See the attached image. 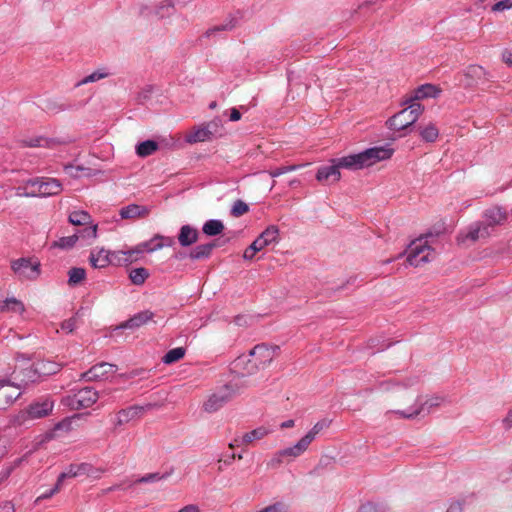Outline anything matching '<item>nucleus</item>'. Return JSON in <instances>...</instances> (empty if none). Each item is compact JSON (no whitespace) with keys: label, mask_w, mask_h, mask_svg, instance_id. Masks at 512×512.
<instances>
[{"label":"nucleus","mask_w":512,"mask_h":512,"mask_svg":"<svg viewBox=\"0 0 512 512\" xmlns=\"http://www.w3.org/2000/svg\"><path fill=\"white\" fill-rule=\"evenodd\" d=\"M260 250H252V244L244 251L243 258L246 260H251L254 255Z\"/></svg>","instance_id":"nucleus-60"},{"label":"nucleus","mask_w":512,"mask_h":512,"mask_svg":"<svg viewBox=\"0 0 512 512\" xmlns=\"http://www.w3.org/2000/svg\"><path fill=\"white\" fill-rule=\"evenodd\" d=\"M58 430L69 431L70 430V421L69 420H63V421L57 423L54 426L53 430L46 434V439L50 440V439L54 438L55 432L58 431Z\"/></svg>","instance_id":"nucleus-48"},{"label":"nucleus","mask_w":512,"mask_h":512,"mask_svg":"<svg viewBox=\"0 0 512 512\" xmlns=\"http://www.w3.org/2000/svg\"><path fill=\"white\" fill-rule=\"evenodd\" d=\"M198 236L199 233L197 229L191 227L190 225H184L180 229L178 241L181 246L187 247L197 242Z\"/></svg>","instance_id":"nucleus-29"},{"label":"nucleus","mask_w":512,"mask_h":512,"mask_svg":"<svg viewBox=\"0 0 512 512\" xmlns=\"http://www.w3.org/2000/svg\"><path fill=\"white\" fill-rule=\"evenodd\" d=\"M15 508L12 502L4 501L0 503V512H14Z\"/></svg>","instance_id":"nucleus-58"},{"label":"nucleus","mask_w":512,"mask_h":512,"mask_svg":"<svg viewBox=\"0 0 512 512\" xmlns=\"http://www.w3.org/2000/svg\"><path fill=\"white\" fill-rule=\"evenodd\" d=\"M216 127V123H209L206 126L198 127L197 129L187 134L185 140L190 144L210 140L216 132Z\"/></svg>","instance_id":"nucleus-19"},{"label":"nucleus","mask_w":512,"mask_h":512,"mask_svg":"<svg viewBox=\"0 0 512 512\" xmlns=\"http://www.w3.org/2000/svg\"><path fill=\"white\" fill-rule=\"evenodd\" d=\"M111 256L114 257L115 264L121 265L137 261L142 256V252L139 245H136L125 250L113 251Z\"/></svg>","instance_id":"nucleus-22"},{"label":"nucleus","mask_w":512,"mask_h":512,"mask_svg":"<svg viewBox=\"0 0 512 512\" xmlns=\"http://www.w3.org/2000/svg\"><path fill=\"white\" fill-rule=\"evenodd\" d=\"M419 134L425 142L433 143L439 137V130L433 123L419 127Z\"/></svg>","instance_id":"nucleus-32"},{"label":"nucleus","mask_w":512,"mask_h":512,"mask_svg":"<svg viewBox=\"0 0 512 512\" xmlns=\"http://www.w3.org/2000/svg\"><path fill=\"white\" fill-rule=\"evenodd\" d=\"M178 512H200V508L196 504H188L182 507Z\"/></svg>","instance_id":"nucleus-59"},{"label":"nucleus","mask_w":512,"mask_h":512,"mask_svg":"<svg viewBox=\"0 0 512 512\" xmlns=\"http://www.w3.org/2000/svg\"><path fill=\"white\" fill-rule=\"evenodd\" d=\"M111 73L106 69V68H100L94 72H92L91 74L87 75L86 77H84L81 81H79L76 86H81V85H85V84H88V83H92V82H97L101 79H104L108 76H110Z\"/></svg>","instance_id":"nucleus-37"},{"label":"nucleus","mask_w":512,"mask_h":512,"mask_svg":"<svg viewBox=\"0 0 512 512\" xmlns=\"http://www.w3.org/2000/svg\"><path fill=\"white\" fill-rule=\"evenodd\" d=\"M158 150V143L154 140H146L136 146V154L139 157H147Z\"/></svg>","instance_id":"nucleus-35"},{"label":"nucleus","mask_w":512,"mask_h":512,"mask_svg":"<svg viewBox=\"0 0 512 512\" xmlns=\"http://www.w3.org/2000/svg\"><path fill=\"white\" fill-rule=\"evenodd\" d=\"M98 392L90 387H85L73 394L70 405L74 409L91 407L98 400Z\"/></svg>","instance_id":"nucleus-13"},{"label":"nucleus","mask_w":512,"mask_h":512,"mask_svg":"<svg viewBox=\"0 0 512 512\" xmlns=\"http://www.w3.org/2000/svg\"><path fill=\"white\" fill-rule=\"evenodd\" d=\"M68 220L72 225L75 226H87L92 222L90 214L83 210L71 212L69 214Z\"/></svg>","instance_id":"nucleus-33"},{"label":"nucleus","mask_w":512,"mask_h":512,"mask_svg":"<svg viewBox=\"0 0 512 512\" xmlns=\"http://www.w3.org/2000/svg\"><path fill=\"white\" fill-rule=\"evenodd\" d=\"M393 153L394 149L389 145L373 147L357 154L348 155V159L344 160V165L350 170L363 169L390 159Z\"/></svg>","instance_id":"nucleus-3"},{"label":"nucleus","mask_w":512,"mask_h":512,"mask_svg":"<svg viewBox=\"0 0 512 512\" xmlns=\"http://www.w3.org/2000/svg\"><path fill=\"white\" fill-rule=\"evenodd\" d=\"M27 186L32 188L34 197H49L62 191V184L55 178H34L27 180Z\"/></svg>","instance_id":"nucleus-9"},{"label":"nucleus","mask_w":512,"mask_h":512,"mask_svg":"<svg viewBox=\"0 0 512 512\" xmlns=\"http://www.w3.org/2000/svg\"><path fill=\"white\" fill-rule=\"evenodd\" d=\"M186 350L183 347H177L169 350L165 356L163 357V362L165 364H172L174 362L179 361L185 356Z\"/></svg>","instance_id":"nucleus-39"},{"label":"nucleus","mask_w":512,"mask_h":512,"mask_svg":"<svg viewBox=\"0 0 512 512\" xmlns=\"http://www.w3.org/2000/svg\"><path fill=\"white\" fill-rule=\"evenodd\" d=\"M502 61L509 66L512 65V49H505L502 52Z\"/></svg>","instance_id":"nucleus-57"},{"label":"nucleus","mask_w":512,"mask_h":512,"mask_svg":"<svg viewBox=\"0 0 512 512\" xmlns=\"http://www.w3.org/2000/svg\"><path fill=\"white\" fill-rule=\"evenodd\" d=\"M78 239H79V235L76 233L71 236L61 237L58 241H56L54 243V246L61 248V249H69V248H72L76 244Z\"/></svg>","instance_id":"nucleus-42"},{"label":"nucleus","mask_w":512,"mask_h":512,"mask_svg":"<svg viewBox=\"0 0 512 512\" xmlns=\"http://www.w3.org/2000/svg\"><path fill=\"white\" fill-rule=\"evenodd\" d=\"M214 247L212 243L198 245L190 252L189 257L193 260L208 258Z\"/></svg>","instance_id":"nucleus-36"},{"label":"nucleus","mask_w":512,"mask_h":512,"mask_svg":"<svg viewBox=\"0 0 512 512\" xmlns=\"http://www.w3.org/2000/svg\"><path fill=\"white\" fill-rule=\"evenodd\" d=\"M279 239V228L276 225H270L252 242V250L261 251L269 245L277 244Z\"/></svg>","instance_id":"nucleus-16"},{"label":"nucleus","mask_w":512,"mask_h":512,"mask_svg":"<svg viewBox=\"0 0 512 512\" xmlns=\"http://www.w3.org/2000/svg\"><path fill=\"white\" fill-rule=\"evenodd\" d=\"M507 217L508 213L506 210L499 206L486 209L483 215L484 221L493 227L503 224L507 220Z\"/></svg>","instance_id":"nucleus-25"},{"label":"nucleus","mask_w":512,"mask_h":512,"mask_svg":"<svg viewBox=\"0 0 512 512\" xmlns=\"http://www.w3.org/2000/svg\"><path fill=\"white\" fill-rule=\"evenodd\" d=\"M330 421L323 419L314 424V426L301 437L294 445L280 449L270 459L268 465L277 467L283 462H291L302 456L309 448L317 435L325 428L329 427Z\"/></svg>","instance_id":"nucleus-1"},{"label":"nucleus","mask_w":512,"mask_h":512,"mask_svg":"<svg viewBox=\"0 0 512 512\" xmlns=\"http://www.w3.org/2000/svg\"><path fill=\"white\" fill-rule=\"evenodd\" d=\"M149 276V272L146 268H135L129 273L131 282L135 285H142Z\"/></svg>","instance_id":"nucleus-38"},{"label":"nucleus","mask_w":512,"mask_h":512,"mask_svg":"<svg viewBox=\"0 0 512 512\" xmlns=\"http://www.w3.org/2000/svg\"><path fill=\"white\" fill-rule=\"evenodd\" d=\"M477 225H478V228L480 230L479 234H480L481 240L489 238L491 236L492 230H493V226H491L490 224H488L485 221L484 222H478Z\"/></svg>","instance_id":"nucleus-49"},{"label":"nucleus","mask_w":512,"mask_h":512,"mask_svg":"<svg viewBox=\"0 0 512 512\" xmlns=\"http://www.w3.org/2000/svg\"><path fill=\"white\" fill-rule=\"evenodd\" d=\"M512 8V0H500L491 6V11L494 13L504 12Z\"/></svg>","instance_id":"nucleus-47"},{"label":"nucleus","mask_w":512,"mask_h":512,"mask_svg":"<svg viewBox=\"0 0 512 512\" xmlns=\"http://www.w3.org/2000/svg\"><path fill=\"white\" fill-rule=\"evenodd\" d=\"M407 107L388 121L389 127L395 131H401L414 124L423 113L424 107L419 103L406 104Z\"/></svg>","instance_id":"nucleus-7"},{"label":"nucleus","mask_w":512,"mask_h":512,"mask_svg":"<svg viewBox=\"0 0 512 512\" xmlns=\"http://www.w3.org/2000/svg\"><path fill=\"white\" fill-rule=\"evenodd\" d=\"M418 384V378H390L378 382L377 388L385 393L394 395L400 403H406L408 398L415 396V387Z\"/></svg>","instance_id":"nucleus-4"},{"label":"nucleus","mask_w":512,"mask_h":512,"mask_svg":"<svg viewBox=\"0 0 512 512\" xmlns=\"http://www.w3.org/2000/svg\"><path fill=\"white\" fill-rule=\"evenodd\" d=\"M116 371L117 368L115 365L102 362L90 368L84 376L87 377L88 380H101L114 374Z\"/></svg>","instance_id":"nucleus-21"},{"label":"nucleus","mask_w":512,"mask_h":512,"mask_svg":"<svg viewBox=\"0 0 512 512\" xmlns=\"http://www.w3.org/2000/svg\"><path fill=\"white\" fill-rule=\"evenodd\" d=\"M62 485L59 484V482L57 481L54 488H52L51 490L39 495L36 499V503H39L41 500H44V499H48L50 497H52L54 494H56L57 492H59V490L61 489Z\"/></svg>","instance_id":"nucleus-55"},{"label":"nucleus","mask_w":512,"mask_h":512,"mask_svg":"<svg viewBox=\"0 0 512 512\" xmlns=\"http://www.w3.org/2000/svg\"><path fill=\"white\" fill-rule=\"evenodd\" d=\"M224 224L221 220L211 219L204 223L202 231L207 236H216L222 233Z\"/></svg>","instance_id":"nucleus-34"},{"label":"nucleus","mask_w":512,"mask_h":512,"mask_svg":"<svg viewBox=\"0 0 512 512\" xmlns=\"http://www.w3.org/2000/svg\"><path fill=\"white\" fill-rule=\"evenodd\" d=\"M271 432L272 430L266 426L257 427L249 432H246L241 437L235 438L234 444H230V447L247 446L254 441L265 438Z\"/></svg>","instance_id":"nucleus-18"},{"label":"nucleus","mask_w":512,"mask_h":512,"mask_svg":"<svg viewBox=\"0 0 512 512\" xmlns=\"http://www.w3.org/2000/svg\"><path fill=\"white\" fill-rule=\"evenodd\" d=\"M347 159L348 156L332 159L330 165L319 167L316 173V179L321 183H334L339 181L341 178L340 169H348V167L344 165V160Z\"/></svg>","instance_id":"nucleus-11"},{"label":"nucleus","mask_w":512,"mask_h":512,"mask_svg":"<svg viewBox=\"0 0 512 512\" xmlns=\"http://www.w3.org/2000/svg\"><path fill=\"white\" fill-rule=\"evenodd\" d=\"M14 470V466L13 465H7L5 467H3L0 471V484L4 481H6L11 473L13 472Z\"/></svg>","instance_id":"nucleus-56"},{"label":"nucleus","mask_w":512,"mask_h":512,"mask_svg":"<svg viewBox=\"0 0 512 512\" xmlns=\"http://www.w3.org/2000/svg\"><path fill=\"white\" fill-rule=\"evenodd\" d=\"M441 89L433 84H423L417 87L412 94L405 99L404 104L419 103V101L429 98H437Z\"/></svg>","instance_id":"nucleus-17"},{"label":"nucleus","mask_w":512,"mask_h":512,"mask_svg":"<svg viewBox=\"0 0 512 512\" xmlns=\"http://www.w3.org/2000/svg\"><path fill=\"white\" fill-rule=\"evenodd\" d=\"M110 251L105 250L104 248L94 249L91 251L89 260L90 264L94 268H105L110 263H115L114 257L111 256Z\"/></svg>","instance_id":"nucleus-24"},{"label":"nucleus","mask_w":512,"mask_h":512,"mask_svg":"<svg viewBox=\"0 0 512 512\" xmlns=\"http://www.w3.org/2000/svg\"><path fill=\"white\" fill-rule=\"evenodd\" d=\"M143 411L144 408L141 406H132L127 409H123L117 413V424L122 425L133 419L139 418Z\"/></svg>","instance_id":"nucleus-31"},{"label":"nucleus","mask_w":512,"mask_h":512,"mask_svg":"<svg viewBox=\"0 0 512 512\" xmlns=\"http://www.w3.org/2000/svg\"><path fill=\"white\" fill-rule=\"evenodd\" d=\"M166 476L161 475L160 473H150L143 477H141L137 482L139 483H149V482H156L159 480L164 479Z\"/></svg>","instance_id":"nucleus-54"},{"label":"nucleus","mask_w":512,"mask_h":512,"mask_svg":"<svg viewBox=\"0 0 512 512\" xmlns=\"http://www.w3.org/2000/svg\"><path fill=\"white\" fill-rule=\"evenodd\" d=\"M504 424H505L507 427L512 426V410L508 413V415H507V416H506V418L504 419Z\"/></svg>","instance_id":"nucleus-64"},{"label":"nucleus","mask_w":512,"mask_h":512,"mask_svg":"<svg viewBox=\"0 0 512 512\" xmlns=\"http://www.w3.org/2000/svg\"><path fill=\"white\" fill-rule=\"evenodd\" d=\"M11 269L21 280H36L40 273V262L30 258L11 261Z\"/></svg>","instance_id":"nucleus-10"},{"label":"nucleus","mask_w":512,"mask_h":512,"mask_svg":"<svg viewBox=\"0 0 512 512\" xmlns=\"http://www.w3.org/2000/svg\"><path fill=\"white\" fill-rule=\"evenodd\" d=\"M248 210H249V207L245 202H243L242 200H237L234 202V204L231 208V214L234 217H240V216L244 215L245 213H247Z\"/></svg>","instance_id":"nucleus-46"},{"label":"nucleus","mask_w":512,"mask_h":512,"mask_svg":"<svg viewBox=\"0 0 512 512\" xmlns=\"http://www.w3.org/2000/svg\"><path fill=\"white\" fill-rule=\"evenodd\" d=\"M77 327V318L72 317L62 322L61 328L67 333H72Z\"/></svg>","instance_id":"nucleus-52"},{"label":"nucleus","mask_w":512,"mask_h":512,"mask_svg":"<svg viewBox=\"0 0 512 512\" xmlns=\"http://www.w3.org/2000/svg\"><path fill=\"white\" fill-rule=\"evenodd\" d=\"M294 426H295V421L293 419L286 420L280 424L281 429L292 428Z\"/></svg>","instance_id":"nucleus-63"},{"label":"nucleus","mask_w":512,"mask_h":512,"mask_svg":"<svg viewBox=\"0 0 512 512\" xmlns=\"http://www.w3.org/2000/svg\"><path fill=\"white\" fill-rule=\"evenodd\" d=\"M233 396L230 386H224L213 393L204 403L205 411L212 413L223 407Z\"/></svg>","instance_id":"nucleus-15"},{"label":"nucleus","mask_w":512,"mask_h":512,"mask_svg":"<svg viewBox=\"0 0 512 512\" xmlns=\"http://www.w3.org/2000/svg\"><path fill=\"white\" fill-rule=\"evenodd\" d=\"M52 140H48L46 138H35L30 140L29 142H26L27 146L30 147H49L51 146Z\"/></svg>","instance_id":"nucleus-51"},{"label":"nucleus","mask_w":512,"mask_h":512,"mask_svg":"<svg viewBox=\"0 0 512 512\" xmlns=\"http://www.w3.org/2000/svg\"><path fill=\"white\" fill-rule=\"evenodd\" d=\"M302 166L303 165H286V166L278 167V168H275V169H271V170L268 171V174L271 177L275 178V177H278V176L283 175L285 173L296 171L299 168H301Z\"/></svg>","instance_id":"nucleus-45"},{"label":"nucleus","mask_w":512,"mask_h":512,"mask_svg":"<svg viewBox=\"0 0 512 512\" xmlns=\"http://www.w3.org/2000/svg\"><path fill=\"white\" fill-rule=\"evenodd\" d=\"M53 408L54 402L49 398L32 402L13 417L12 424L19 427L28 426L31 422L50 415Z\"/></svg>","instance_id":"nucleus-5"},{"label":"nucleus","mask_w":512,"mask_h":512,"mask_svg":"<svg viewBox=\"0 0 512 512\" xmlns=\"http://www.w3.org/2000/svg\"><path fill=\"white\" fill-rule=\"evenodd\" d=\"M465 78L467 86H476L488 80V72L482 66L471 65L465 72Z\"/></svg>","instance_id":"nucleus-23"},{"label":"nucleus","mask_w":512,"mask_h":512,"mask_svg":"<svg viewBox=\"0 0 512 512\" xmlns=\"http://www.w3.org/2000/svg\"><path fill=\"white\" fill-rule=\"evenodd\" d=\"M433 249L426 238H418L411 242L408 247L407 262L409 265L418 267L429 262L433 258Z\"/></svg>","instance_id":"nucleus-8"},{"label":"nucleus","mask_w":512,"mask_h":512,"mask_svg":"<svg viewBox=\"0 0 512 512\" xmlns=\"http://www.w3.org/2000/svg\"><path fill=\"white\" fill-rule=\"evenodd\" d=\"M174 11V5L171 0H164L159 3V5L156 7L155 14L160 17L164 18L166 16H169Z\"/></svg>","instance_id":"nucleus-40"},{"label":"nucleus","mask_w":512,"mask_h":512,"mask_svg":"<svg viewBox=\"0 0 512 512\" xmlns=\"http://www.w3.org/2000/svg\"><path fill=\"white\" fill-rule=\"evenodd\" d=\"M25 306L22 301L15 297H8L0 300V312L12 313V314H23Z\"/></svg>","instance_id":"nucleus-27"},{"label":"nucleus","mask_w":512,"mask_h":512,"mask_svg":"<svg viewBox=\"0 0 512 512\" xmlns=\"http://www.w3.org/2000/svg\"><path fill=\"white\" fill-rule=\"evenodd\" d=\"M445 398L441 395H416L414 403L405 410L393 411L400 418L413 419L421 414H429L434 408L442 405Z\"/></svg>","instance_id":"nucleus-6"},{"label":"nucleus","mask_w":512,"mask_h":512,"mask_svg":"<svg viewBox=\"0 0 512 512\" xmlns=\"http://www.w3.org/2000/svg\"><path fill=\"white\" fill-rule=\"evenodd\" d=\"M229 118H230L231 121H238V120L241 119V113L239 112L238 109L232 108L231 111H230Z\"/></svg>","instance_id":"nucleus-62"},{"label":"nucleus","mask_w":512,"mask_h":512,"mask_svg":"<svg viewBox=\"0 0 512 512\" xmlns=\"http://www.w3.org/2000/svg\"><path fill=\"white\" fill-rule=\"evenodd\" d=\"M21 388L7 380H0V410H5L21 396Z\"/></svg>","instance_id":"nucleus-14"},{"label":"nucleus","mask_w":512,"mask_h":512,"mask_svg":"<svg viewBox=\"0 0 512 512\" xmlns=\"http://www.w3.org/2000/svg\"><path fill=\"white\" fill-rule=\"evenodd\" d=\"M477 225H478V228L480 230L479 234H480L481 240L489 238L491 236L492 230H493V226H491L490 224H488L485 221L484 222H478Z\"/></svg>","instance_id":"nucleus-50"},{"label":"nucleus","mask_w":512,"mask_h":512,"mask_svg":"<svg viewBox=\"0 0 512 512\" xmlns=\"http://www.w3.org/2000/svg\"><path fill=\"white\" fill-rule=\"evenodd\" d=\"M87 226L88 227L78 231L76 234L79 235V238L95 240L97 238V225L91 222V224Z\"/></svg>","instance_id":"nucleus-44"},{"label":"nucleus","mask_w":512,"mask_h":512,"mask_svg":"<svg viewBox=\"0 0 512 512\" xmlns=\"http://www.w3.org/2000/svg\"><path fill=\"white\" fill-rule=\"evenodd\" d=\"M278 347L266 344L256 345L246 356H240L235 361V368L242 369L243 373L253 374L258 369L265 368L276 356Z\"/></svg>","instance_id":"nucleus-2"},{"label":"nucleus","mask_w":512,"mask_h":512,"mask_svg":"<svg viewBox=\"0 0 512 512\" xmlns=\"http://www.w3.org/2000/svg\"><path fill=\"white\" fill-rule=\"evenodd\" d=\"M463 508L462 505L458 502H454L450 504L446 512H462Z\"/></svg>","instance_id":"nucleus-61"},{"label":"nucleus","mask_w":512,"mask_h":512,"mask_svg":"<svg viewBox=\"0 0 512 512\" xmlns=\"http://www.w3.org/2000/svg\"><path fill=\"white\" fill-rule=\"evenodd\" d=\"M16 196L18 197H34L35 194L32 192V188L27 186V181L24 182L23 186H20L16 189Z\"/></svg>","instance_id":"nucleus-53"},{"label":"nucleus","mask_w":512,"mask_h":512,"mask_svg":"<svg viewBox=\"0 0 512 512\" xmlns=\"http://www.w3.org/2000/svg\"><path fill=\"white\" fill-rule=\"evenodd\" d=\"M68 274H69V280H68L69 284L71 286H75V285L79 284L82 280H84L86 272L83 268L75 267V268H72Z\"/></svg>","instance_id":"nucleus-41"},{"label":"nucleus","mask_w":512,"mask_h":512,"mask_svg":"<svg viewBox=\"0 0 512 512\" xmlns=\"http://www.w3.org/2000/svg\"><path fill=\"white\" fill-rule=\"evenodd\" d=\"M92 471L93 466L91 464H71L64 472L58 476L57 481L59 484L63 485L64 480L67 478H74L81 475H93Z\"/></svg>","instance_id":"nucleus-20"},{"label":"nucleus","mask_w":512,"mask_h":512,"mask_svg":"<svg viewBox=\"0 0 512 512\" xmlns=\"http://www.w3.org/2000/svg\"><path fill=\"white\" fill-rule=\"evenodd\" d=\"M148 213L149 210L146 207L136 204L128 205L120 210V216L122 219L141 218L148 215Z\"/></svg>","instance_id":"nucleus-30"},{"label":"nucleus","mask_w":512,"mask_h":512,"mask_svg":"<svg viewBox=\"0 0 512 512\" xmlns=\"http://www.w3.org/2000/svg\"><path fill=\"white\" fill-rule=\"evenodd\" d=\"M60 369L61 365L56 362L40 360L35 362L32 367L27 370V378L29 382H36L43 377L56 374Z\"/></svg>","instance_id":"nucleus-12"},{"label":"nucleus","mask_w":512,"mask_h":512,"mask_svg":"<svg viewBox=\"0 0 512 512\" xmlns=\"http://www.w3.org/2000/svg\"><path fill=\"white\" fill-rule=\"evenodd\" d=\"M165 238L161 235H155L149 241L142 242L139 245V248L142 254L147 251L149 253L162 249L165 245L171 246L173 244V239L167 238V242L163 243Z\"/></svg>","instance_id":"nucleus-26"},{"label":"nucleus","mask_w":512,"mask_h":512,"mask_svg":"<svg viewBox=\"0 0 512 512\" xmlns=\"http://www.w3.org/2000/svg\"><path fill=\"white\" fill-rule=\"evenodd\" d=\"M153 316H154L153 312H151L149 310L141 311V312L135 314L133 317H131L126 322H124L121 325V327L129 328V329L138 328V327L146 324L147 322L151 321L153 319Z\"/></svg>","instance_id":"nucleus-28"},{"label":"nucleus","mask_w":512,"mask_h":512,"mask_svg":"<svg viewBox=\"0 0 512 512\" xmlns=\"http://www.w3.org/2000/svg\"><path fill=\"white\" fill-rule=\"evenodd\" d=\"M479 228H478V225L477 223H474L472 224L469 228H468V231L465 235H461L459 236V241H466V240H470L472 242H476L478 240H481L480 238V232H479Z\"/></svg>","instance_id":"nucleus-43"}]
</instances>
